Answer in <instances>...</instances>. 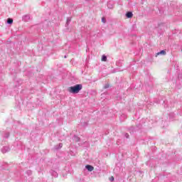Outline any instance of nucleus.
<instances>
[{
    "mask_svg": "<svg viewBox=\"0 0 182 182\" xmlns=\"http://www.w3.org/2000/svg\"><path fill=\"white\" fill-rule=\"evenodd\" d=\"M82 89H83V85H82V84H77L74 86L68 87V91L69 92V93L76 95L77 93H79V92H80Z\"/></svg>",
    "mask_w": 182,
    "mask_h": 182,
    "instance_id": "f257e3e1",
    "label": "nucleus"
},
{
    "mask_svg": "<svg viewBox=\"0 0 182 182\" xmlns=\"http://www.w3.org/2000/svg\"><path fill=\"white\" fill-rule=\"evenodd\" d=\"M166 50H161L160 52H159V53H157L156 54V58H157L159 55H166Z\"/></svg>",
    "mask_w": 182,
    "mask_h": 182,
    "instance_id": "f03ea898",
    "label": "nucleus"
},
{
    "mask_svg": "<svg viewBox=\"0 0 182 182\" xmlns=\"http://www.w3.org/2000/svg\"><path fill=\"white\" fill-rule=\"evenodd\" d=\"M85 168H87V170H88V171H93L95 168H93L90 165H86Z\"/></svg>",
    "mask_w": 182,
    "mask_h": 182,
    "instance_id": "7ed1b4c3",
    "label": "nucleus"
},
{
    "mask_svg": "<svg viewBox=\"0 0 182 182\" xmlns=\"http://www.w3.org/2000/svg\"><path fill=\"white\" fill-rule=\"evenodd\" d=\"M126 16L127 18H133V13H132L131 11H129L126 14Z\"/></svg>",
    "mask_w": 182,
    "mask_h": 182,
    "instance_id": "20e7f679",
    "label": "nucleus"
},
{
    "mask_svg": "<svg viewBox=\"0 0 182 182\" xmlns=\"http://www.w3.org/2000/svg\"><path fill=\"white\" fill-rule=\"evenodd\" d=\"M7 23H9V25H12V23H14V20L12 18H8Z\"/></svg>",
    "mask_w": 182,
    "mask_h": 182,
    "instance_id": "39448f33",
    "label": "nucleus"
},
{
    "mask_svg": "<svg viewBox=\"0 0 182 182\" xmlns=\"http://www.w3.org/2000/svg\"><path fill=\"white\" fill-rule=\"evenodd\" d=\"M106 60H107V57H106V55H102V62H106Z\"/></svg>",
    "mask_w": 182,
    "mask_h": 182,
    "instance_id": "423d86ee",
    "label": "nucleus"
},
{
    "mask_svg": "<svg viewBox=\"0 0 182 182\" xmlns=\"http://www.w3.org/2000/svg\"><path fill=\"white\" fill-rule=\"evenodd\" d=\"M74 140L75 141H80V139L79 138V137H77V136H74Z\"/></svg>",
    "mask_w": 182,
    "mask_h": 182,
    "instance_id": "0eeeda50",
    "label": "nucleus"
},
{
    "mask_svg": "<svg viewBox=\"0 0 182 182\" xmlns=\"http://www.w3.org/2000/svg\"><path fill=\"white\" fill-rule=\"evenodd\" d=\"M62 147H63V144H59L58 147H57L56 149H62Z\"/></svg>",
    "mask_w": 182,
    "mask_h": 182,
    "instance_id": "6e6552de",
    "label": "nucleus"
},
{
    "mask_svg": "<svg viewBox=\"0 0 182 182\" xmlns=\"http://www.w3.org/2000/svg\"><path fill=\"white\" fill-rule=\"evenodd\" d=\"M102 22H103V23H106V18H105V17L102 18Z\"/></svg>",
    "mask_w": 182,
    "mask_h": 182,
    "instance_id": "1a4fd4ad",
    "label": "nucleus"
},
{
    "mask_svg": "<svg viewBox=\"0 0 182 182\" xmlns=\"http://www.w3.org/2000/svg\"><path fill=\"white\" fill-rule=\"evenodd\" d=\"M110 181H114V178L113 176H112L110 178H109Z\"/></svg>",
    "mask_w": 182,
    "mask_h": 182,
    "instance_id": "9d476101",
    "label": "nucleus"
},
{
    "mask_svg": "<svg viewBox=\"0 0 182 182\" xmlns=\"http://www.w3.org/2000/svg\"><path fill=\"white\" fill-rule=\"evenodd\" d=\"M108 87H109V85H105L104 86V89H108Z\"/></svg>",
    "mask_w": 182,
    "mask_h": 182,
    "instance_id": "9b49d317",
    "label": "nucleus"
},
{
    "mask_svg": "<svg viewBox=\"0 0 182 182\" xmlns=\"http://www.w3.org/2000/svg\"><path fill=\"white\" fill-rule=\"evenodd\" d=\"M67 22H69V19L67 20Z\"/></svg>",
    "mask_w": 182,
    "mask_h": 182,
    "instance_id": "f8f14e48",
    "label": "nucleus"
}]
</instances>
